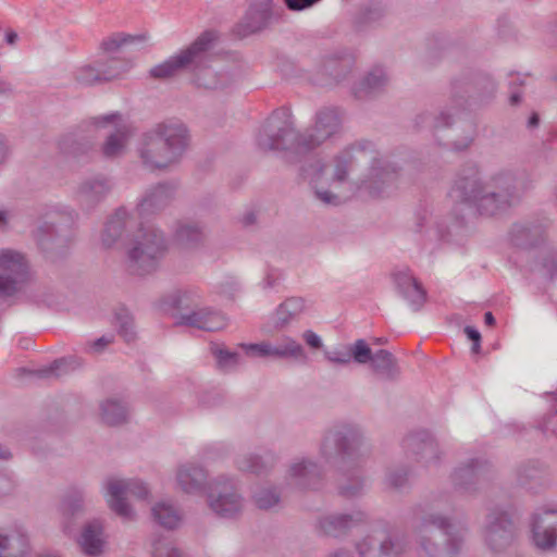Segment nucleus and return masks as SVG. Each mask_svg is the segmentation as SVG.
I'll use <instances>...</instances> for the list:
<instances>
[{"label": "nucleus", "mask_w": 557, "mask_h": 557, "mask_svg": "<svg viewBox=\"0 0 557 557\" xmlns=\"http://www.w3.org/2000/svg\"><path fill=\"white\" fill-rule=\"evenodd\" d=\"M176 479L182 491L198 494L205 490L207 473L201 467L185 465L178 469Z\"/></svg>", "instance_id": "obj_33"}, {"label": "nucleus", "mask_w": 557, "mask_h": 557, "mask_svg": "<svg viewBox=\"0 0 557 557\" xmlns=\"http://www.w3.org/2000/svg\"><path fill=\"white\" fill-rule=\"evenodd\" d=\"M113 339H114L113 335H103L92 343V348L96 351H101L106 346L113 343Z\"/></svg>", "instance_id": "obj_64"}, {"label": "nucleus", "mask_w": 557, "mask_h": 557, "mask_svg": "<svg viewBox=\"0 0 557 557\" xmlns=\"http://www.w3.org/2000/svg\"><path fill=\"white\" fill-rule=\"evenodd\" d=\"M213 355L216 358L218 364L221 369H226L232 366H236L239 360V355L234 351H228L222 348H215Z\"/></svg>", "instance_id": "obj_57"}, {"label": "nucleus", "mask_w": 557, "mask_h": 557, "mask_svg": "<svg viewBox=\"0 0 557 557\" xmlns=\"http://www.w3.org/2000/svg\"><path fill=\"white\" fill-rule=\"evenodd\" d=\"M386 84L385 71L381 66H374L352 87V94L357 99H367L381 91Z\"/></svg>", "instance_id": "obj_32"}, {"label": "nucleus", "mask_w": 557, "mask_h": 557, "mask_svg": "<svg viewBox=\"0 0 557 557\" xmlns=\"http://www.w3.org/2000/svg\"><path fill=\"white\" fill-rule=\"evenodd\" d=\"M153 557H183L181 552L176 549L172 543L164 537H158L152 542Z\"/></svg>", "instance_id": "obj_53"}, {"label": "nucleus", "mask_w": 557, "mask_h": 557, "mask_svg": "<svg viewBox=\"0 0 557 557\" xmlns=\"http://www.w3.org/2000/svg\"><path fill=\"white\" fill-rule=\"evenodd\" d=\"M532 541L542 550L557 548V510L535 512L531 522Z\"/></svg>", "instance_id": "obj_22"}, {"label": "nucleus", "mask_w": 557, "mask_h": 557, "mask_svg": "<svg viewBox=\"0 0 557 557\" xmlns=\"http://www.w3.org/2000/svg\"><path fill=\"white\" fill-rule=\"evenodd\" d=\"M320 0H284L286 8L290 11H302L313 7Z\"/></svg>", "instance_id": "obj_62"}, {"label": "nucleus", "mask_w": 557, "mask_h": 557, "mask_svg": "<svg viewBox=\"0 0 557 557\" xmlns=\"http://www.w3.org/2000/svg\"><path fill=\"white\" fill-rule=\"evenodd\" d=\"M109 507L123 520L131 521L135 512L125 499L126 495L138 499H146L149 496V490L146 484L139 480H110L107 484Z\"/></svg>", "instance_id": "obj_14"}, {"label": "nucleus", "mask_w": 557, "mask_h": 557, "mask_svg": "<svg viewBox=\"0 0 557 557\" xmlns=\"http://www.w3.org/2000/svg\"><path fill=\"white\" fill-rule=\"evenodd\" d=\"M131 225L132 222L127 211L124 208L116 209L104 224L101 234L102 245L110 248L119 242H124Z\"/></svg>", "instance_id": "obj_29"}, {"label": "nucleus", "mask_w": 557, "mask_h": 557, "mask_svg": "<svg viewBox=\"0 0 557 557\" xmlns=\"http://www.w3.org/2000/svg\"><path fill=\"white\" fill-rule=\"evenodd\" d=\"M175 187L170 183H159L150 188L137 205V212L140 216L154 213L166 207L173 196Z\"/></svg>", "instance_id": "obj_27"}, {"label": "nucleus", "mask_w": 557, "mask_h": 557, "mask_svg": "<svg viewBox=\"0 0 557 557\" xmlns=\"http://www.w3.org/2000/svg\"><path fill=\"white\" fill-rule=\"evenodd\" d=\"M384 15V8L380 2H373L364 8L361 12L357 24L358 26H362L364 24H370L377 22Z\"/></svg>", "instance_id": "obj_55"}, {"label": "nucleus", "mask_w": 557, "mask_h": 557, "mask_svg": "<svg viewBox=\"0 0 557 557\" xmlns=\"http://www.w3.org/2000/svg\"><path fill=\"white\" fill-rule=\"evenodd\" d=\"M176 240L184 247L198 245L202 238V230L195 224H181L175 231Z\"/></svg>", "instance_id": "obj_43"}, {"label": "nucleus", "mask_w": 557, "mask_h": 557, "mask_svg": "<svg viewBox=\"0 0 557 557\" xmlns=\"http://www.w3.org/2000/svg\"><path fill=\"white\" fill-rule=\"evenodd\" d=\"M194 297L198 296L191 292L177 290L163 297L159 301V307L163 311L191 309L190 312L178 315L176 325L196 327L207 332H216L226 326V319L221 311L210 307L193 309L196 306Z\"/></svg>", "instance_id": "obj_9"}, {"label": "nucleus", "mask_w": 557, "mask_h": 557, "mask_svg": "<svg viewBox=\"0 0 557 557\" xmlns=\"http://www.w3.org/2000/svg\"><path fill=\"white\" fill-rule=\"evenodd\" d=\"M216 39V32H203L186 49L152 66L149 75L154 79H169L177 76L183 70H190V66L199 67L206 62L207 51Z\"/></svg>", "instance_id": "obj_10"}, {"label": "nucleus", "mask_w": 557, "mask_h": 557, "mask_svg": "<svg viewBox=\"0 0 557 557\" xmlns=\"http://www.w3.org/2000/svg\"><path fill=\"white\" fill-rule=\"evenodd\" d=\"M111 190L109 180L103 175L86 178L77 189V198L82 206L92 208L102 201Z\"/></svg>", "instance_id": "obj_28"}, {"label": "nucleus", "mask_w": 557, "mask_h": 557, "mask_svg": "<svg viewBox=\"0 0 557 557\" xmlns=\"http://www.w3.org/2000/svg\"><path fill=\"white\" fill-rule=\"evenodd\" d=\"M306 305L301 297H289L283 301L273 314L274 329H283L296 320L304 311Z\"/></svg>", "instance_id": "obj_35"}, {"label": "nucleus", "mask_w": 557, "mask_h": 557, "mask_svg": "<svg viewBox=\"0 0 557 557\" xmlns=\"http://www.w3.org/2000/svg\"><path fill=\"white\" fill-rule=\"evenodd\" d=\"M127 138L128 134L125 127L116 129L115 133H112L110 136H108L106 143L102 146V153L107 158L119 156L123 151Z\"/></svg>", "instance_id": "obj_45"}, {"label": "nucleus", "mask_w": 557, "mask_h": 557, "mask_svg": "<svg viewBox=\"0 0 557 557\" xmlns=\"http://www.w3.org/2000/svg\"><path fill=\"white\" fill-rule=\"evenodd\" d=\"M304 339L312 348H320L322 346L320 336L312 331H306Z\"/></svg>", "instance_id": "obj_63"}, {"label": "nucleus", "mask_w": 557, "mask_h": 557, "mask_svg": "<svg viewBox=\"0 0 557 557\" xmlns=\"http://www.w3.org/2000/svg\"><path fill=\"white\" fill-rule=\"evenodd\" d=\"M100 409L102 421L108 425H119L127 420V408L116 399H107Z\"/></svg>", "instance_id": "obj_41"}, {"label": "nucleus", "mask_w": 557, "mask_h": 557, "mask_svg": "<svg viewBox=\"0 0 557 557\" xmlns=\"http://www.w3.org/2000/svg\"><path fill=\"white\" fill-rule=\"evenodd\" d=\"M547 227V223L540 220L516 222L508 232V240L513 248L530 251L545 243Z\"/></svg>", "instance_id": "obj_18"}, {"label": "nucleus", "mask_w": 557, "mask_h": 557, "mask_svg": "<svg viewBox=\"0 0 557 557\" xmlns=\"http://www.w3.org/2000/svg\"><path fill=\"white\" fill-rule=\"evenodd\" d=\"M98 67L101 81L104 83L123 77L133 67V62L111 58L106 63H98Z\"/></svg>", "instance_id": "obj_40"}, {"label": "nucleus", "mask_w": 557, "mask_h": 557, "mask_svg": "<svg viewBox=\"0 0 557 557\" xmlns=\"http://www.w3.org/2000/svg\"><path fill=\"white\" fill-rule=\"evenodd\" d=\"M522 173L503 168L482 178L478 163H465L455 174L448 197L482 216L507 212L520 200Z\"/></svg>", "instance_id": "obj_1"}, {"label": "nucleus", "mask_w": 557, "mask_h": 557, "mask_svg": "<svg viewBox=\"0 0 557 557\" xmlns=\"http://www.w3.org/2000/svg\"><path fill=\"white\" fill-rule=\"evenodd\" d=\"M209 62V50L207 51L206 62L199 67L195 69L190 66V70L195 73V84L198 87L206 89H220L226 86L225 76L214 72L208 66Z\"/></svg>", "instance_id": "obj_38"}, {"label": "nucleus", "mask_w": 557, "mask_h": 557, "mask_svg": "<svg viewBox=\"0 0 557 557\" xmlns=\"http://www.w3.org/2000/svg\"><path fill=\"white\" fill-rule=\"evenodd\" d=\"M188 146V131L177 122H161L145 132L137 145L138 157L150 171L180 162Z\"/></svg>", "instance_id": "obj_5"}, {"label": "nucleus", "mask_w": 557, "mask_h": 557, "mask_svg": "<svg viewBox=\"0 0 557 557\" xmlns=\"http://www.w3.org/2000/svg\"><path fill=\"white\" fill-rule=\"evenodd\" d=\"M321 468L309 459L293 462L288 469V480L300 490L318 488L321 481Z\"/></svg>", "instance_id": "obj_25"}, {"label": "nucleus", "mask_w": 557, "mask_h": 557, "mask_svg": "<svg viewBox=\"0 0 557 557\" xmlns=\"http://www.w3.org/2000/svg\"><path fill=\"white\" fill-rule=\"evenodd\" d=\"M403 448L408 457L425 467L437 465L442 455L438 443L426 430L408 434L403 440Z\"/></svg>", "instance_id": "obj_17"}, {"label": "nucleus", "mask_w": 557, "mask_h": 557, "mask_svg": "<svg viewBox=\"0 0 557 557\" xmlns=\"http://www.w3.org/2000/svg\"><path fill=\"white\" fill-rule=\"evenodd\" d=\"M143 39V36H132L124 33H117L103 39L101 42V48L107 52H114L122 47L131 45L135 41H141Z\"/></svg>", "instance_id": "obj_49"}, {"label": "nucleus", "mask_w": 557, "mask_h": 557, "mask_svg": "<svg viewBox=\"0 0 557 557\" xmlns=\"http://www.w3.org/2000/svg\"><path fill=\"white\" fill-rule=\"evenodd\" d=\"M151 511L153 520L169 530L175 529L182 519L178 511L172 505L164 502L156 504Z\"/></svg>", "instance_id": "obj_39"}, {"label": "nucleus", "mask_w": 557, "mask_h": 557, "mask_svg": "<svg viewBox=\"0 0 557 557\" xmlns=\"http://www.w3.org/2000/svg\"><path fill=\"white\" fill-rule=\"evenodd\" d=\"M523 83H524L523 79L519 75L511 76V79L509 82V90H510L509 102H510V104L517 106L518 103H520L521 92L518 89V87L522 86Z\"/></svg>", "instance_id": "obj_59"}, {"label": "nucleus", "mask_w": 557, "mask_h": 557, "mask_svg": "<svg viewBox=\"0 0 557 557\" xmlns=\"http://www.w3.org/2000/svg\"><path fill=\"white\" fill-rule=\"evenodd\" d=\"M465 333L467 337L472 342L471 350L473 354H479L481 349V334L480 332L470 325L465 327Z\"/></svg>", "instance_id": "obj_60"}, {"label": "nucleus", "mask_w": 557, "mask_h": 557, "mask_svg": "<svg viewBox=\"0 0 557 557\" xmlns=\"http://www.w3.org/2000/svg\"><path fill=\"white\" fill-rule=\"evenodd\" d=\"M240 347L245 350L247 356L250 357H302L304 349L296 341L288 338L285 344L273 346L270 343L259 344H242Z\"/></svg>", "instance_id": "obj_24"}, {"label": "nucleus", "mask_w": 557, "mask_h": 557, "mask_svg": "<svg viewBox=\"0 0 557 557\" xmlns=\"http://www.w3.org/2000/svg\"><path fill=\"white\" fill-rule=\"evenodd\" d=\"M343 112L337 107H323L317 111L313 125L298 133L292 121L288 108L272 112L257 136V145L262 151H286L295 159L318 148L342 131Z\"/></svg>", "instance_id": "obj_2"}, {"label": "nucleus", "mask_w": 557, "mask_h": 557, "mask_svg": "<svg viewBox=\"0 0 557 557\" xmlns=\"http://www.w3.org/2000/svg\"><path fill=\"white\" fill-rule=\"evenodd\" d=\"M371 368L381 377L394 381L399 374V368L397 366L396 358L394 355L386 350L380 349L374 352L371 359Z\"/></svg>", "instance_id": "obj_36"}, {"label": "nucleus", "mask_w": 557, "mask_h": 557, "mask_svg": "<svg viewBox=\"0 0 557 557\" xmlns=\"http://www.w3.org/2000/svg\"><path fill=\"white\" fill-rule=\"evenodd\" d=\"M25 540L23 537L11 539L0 534V557H22L25 554Z\"/></svg>", "instance_id": "obj_47"}, {"label": "nucleus", "mask_w": 557, "mask_h": 557, "mask_svg": "<svg viewBox=\"0 0 557 557\" xmlns=\"http://www.w3.org/2000/svg\"><path fill=\"white\" fill-rule=\"evenodd\" d=\"M451 117L453 115L446 111H441L436 115L424 112L416 117L414 123L419 129L430 128L433 132H437L441 128L448 127L451 124Z\"/></svg>", "instance_id": "obj_42"}, {"label": "nucleus", "mask_w": 557, "mask_h": 557, "mask_svg": "<svg viewBox=\"0 0 557 557\" xmlns=\"http://www.w3.org/2000/svg\"><path fill=\"white\" fill-rule=\"evenodd\" d=\"M78 543L85 555L90 557L100 555L106 544L102 522L99 519L88 522L82 531Z\"/></svg>", "instance_id": "obj_31"}, {"label": "nucleus", "mask_w": 557, "mask_h": 557, "mask_svg": "<svg viewBox=\"0 0 557 557\" xmlns=\"http://www.w3.org/2000/svg\"><path fill=\"white\" fill-rule=\"evenodd\" d=\"M26 262L20 252L4 249L0 251V297L11 296L17 284L26 275Z\"/></svg>", "instance_id": "obj_19"}, {"label": "nucleus", "mask_w": 557, "mask_h": 557, "mask_svg": "<svg viewBox=\"0 0 557 557\" xmlns=\"http://www.w3.org/2000/svg\"><path fill=\"white\" fill-rule=\"evenodd\" d=\"M115 326L117 327L119 334L126 343H131L135 339L134 322L128 310L123 308L115 312Z\"/></svg>", "instance_id": "obj_48"}, {"label": "nucleus", "mask_w": 557, "mask_h": 557, "mask_svg": "<svg viewBox=\"0 0 557 557\" xmlns=\"http://www.w3.org/2000/svg\"><path fill=\"white\" fill-rule=\"evenodd\" d=\"M74 363V358H61L54 360L49 367L38 370L36 374L39 377L60 376L65 370L73 368Z\"/></svg>", "instance_id": "obj_51"}, {"label": "nucleus", "mask_w": 557, "mask_h": 557, "mask_svg": "<svg viewBox=\"0 0 557 557\" xmlns=\"http://www.w3.org/2000/svg\"><path fill=\"white\" fill-rule=\"evenodd\" d=\"M273 0H252L243 17L233 27L238 38L258 34L268 28L274 17Z\"/></svg>", "instance_id": "obj_16"}, {"label": "nucleus", "mask_w": 557, "mask_h": 557, "mask_svg": "<svg viewBox=\"0 0 557 557\" xmlns=\"http://www.w3.org/2000/svg\"><path fill=\"white\" fill-rule=\"evenodd\" d=\"M354 64L355 60L350 54L329 57L320 69L321 76L314 78V84L327 86L339 83L351 72Z\"/></svg>", "instance_id": "obj_23"}, {"label": "nucleus", "mask_w": 557, "mask_h": 557, "mask_svg": "<svg viewBox=\"0 0 557 557\" xmlns=\"http://www.w3.org/2000/svg\"><path fill=\"white\" fill-rule=\"evenodd\" d=\"M194 297L198 296L191 292L177 290L163 297L159 301V307L163 311L191 309L190 312L178 315L176 325L196 327L207 332H216L226 326V319L221 311L210 307L193 309L196 306Z\"/></svg>", "instance_id": "obj_8"}, {"label": "nucleus", "mask_w": 557, "mask_h": 557, "mask_svg": "<svg viewBox=\"0 0 557 557\" xmlns=\"http://www.w3.org/2000/svg\"><path fill=\"white\" fill-rule=\"evenodd\" d=\"M73 222L70 216L58 214L41 223L35 232L39 248L46 253L63 251L73 239Z\"/></svg>", "instance_id": "obj_13"}, {"label": "nucleus", "mask_w": 557, "mask_h": 557, "mask_svg": "<svg viewBox=\"0 0 557 557\" xmlns=\"http://www.w3.org/2000/svg\"><path fill=\"white\" fill-rule=\"evenodd\" d=\"M536 271L545 278L554 280L557 276V250H545L536 262Z\"/></svg>", "instance_id": "obj_46"}, {"label": "nucleus", "mask_w": 557, "mask_h": 557, "mask_svg": "<svg viewBox=\"0 0 557 557\" xmlns=\"http://www.w3.org/2000/svg\"><path fill=\"white\" fill-rule=\"evenodd\" d=\"M325 356L330 362L337 363V364H347L351 360V355L349 354V350H347V351H341V350L330 351V352H326Z\"/></svg>", "instance_id": "obj_61"}, {"label": "nucleus", "mask_w": 557, "mask_h": 557, "mask_svg": "<svg viewBox=\"0 0 557 557\" xmlns=\"http://www.w3.org/2000/svg\"><path fill=\"white\" fill-rule=\"evenodd\" d=\"M255 503L260 509H269L280 502L278 494L271 488H264L257 492L253 496Z\"/></svg>", "instance_id": "obj_56"}, {"label": "nucleus", "mask_w": 557, "mask_h": 557, "mask_svg": "<svg viewBox=\"0 0 557 557\" xmlns=\"http://www.w3.org/2000/svg\"><path fill=\"white\" fill-rule=\"evenodd\" d=\"M361 162H369V174L361 180L358 189L370 197H381L387 193L398 177L397 168L380 157L375 145L370 140H358L342 150L334 158V172L331 181L343 183L348 173Z\"/></svg>", "instance_id": "obj_4"}, {"label": "nucleus", "mask_w": 557, "mask_h": 557, "mask_svg": "<svg viewBox=\"0 0 557 557\" xmlns=\"http://www.w3.org/2000/svg\"><path fill=\"white\" fill-rule=\"evenodd\" d=\"M491 465L482 458H472L457 467L451 473L455 490L461 493H473L486 479Z\"/></svg>", "instance_id": "obj_20"}, {"label": "nucleus", "mask_w": 557, "mask_h": 557, "mask_svg": "<svg viewBox=\"0 0 557 557\" xmlns=\"http://www.w3.org/2000/svg\"><path fill=\"white\" fill-rule=\"evenodd\" d=\"M74 79L82 86H91L102 83L99 67L94 65H83L74 72Z\"/></svg>", "instance_id": "obj_50"}, {"label": "nucleus", "mask_w": 557, "mask_h": 557, "mask_svg": "<svg viewBox=\"0 0 557 557\" xmlns=\"http://www.w3.org/2000/svg\"><path fill=\"white\" fill-rule=\"evenodd\" d=\"M208 503L212 511L221 518H235L243 509V497L233 482L224 476L210 484Z\"/></svg>", "instance_id": "obj_15"}, {"label": "nucleus", "mask_w": 557, "mask_h": 557, "mask_svg": "<svg viewBox=\"0 0 557 557\" xmlns=\"http://www.w3.org/2000/svg\"><path fill=\"white\" fill-rule=\"evenodd\" d=\"M408 542L397 530L381 529L364 536L356 548L360 557H401Z\"/></svg>", "instance_id": "obj_12"}, {"label": "nucleus", "mask_w": 557, "mask_h": 557, "mask_svg": "<svg viewBox=\"0 0 557 557\" xmlns=\"http://www.w3.org/2000/svg\"><path fill=\"white\" fill-rule=\"evenodd\" d=\"M367 516L362 511L352 513L330 515L319 521V527L324 535L338 537L346 534L350 529L366 522Z\"/></svg>", "instance_id": "obj_26"}, {"label": "nucleus", "mask_w": 557, "mask_h": 557, "mask_svg": "<svg viewBox=\"0 0 557 557\" xmlns=\"http://www.w3.org/2000/svg\"><path fill=\"white\" fill-rule=\"evenodd\" d=\"M517 531L511 515L494 507L486 515L483 539L493 554H499L509 548L516 540Z\"/></svg>", "instance_id": "obj_11"}, {"label": "nucleus", "mask_w": 557, "mask_h": 557, "mask_svg": "<svg viewBox=\"0 0 557 557\" xmlns=\"http://www.w3.org/2000/svg\"><path fill=\"white\" fill-rule=\"evenodd\" d=\"M166 250L163 233L152 226H140L127 249V268L131 273L146 275L159 265Z\"/></svg>", "instance_id": "obj_7"}, {"label": "nucleus", "mask_w": 557, "mask_h": 557, "mask_svg": "<svg viewBox=\"0 0 557 557\" xmlns=\"http://www.w3.org/2000/svg\"><path fill=\"white\" fill-rule=\"evenodd\" d=\"M58 145L62 153L78 157L92 148L94 136L75 129L63 135Z\"/></svg>", "instance_id": "obj_34"}, {"label": "nucleus", "mask_w": 557, "mask_h": 557, "mask_svg": "<svg viewBox=\"0 0 557 557\" xmlns=\"http://www.w3.org/2000/svg\"><path fill=\"white\" fill-rule=\"evenodd\" d=\"M84 496L78 488H70L64 495L60 510L64 517H73L83 510Z\"/></svg>", "instance_id": "obj_44"}, {"label": "nucleus", "mask_w": 557, "mask_h": 557, "mask_svg": "<svg viewBox=\"0 0 557 557\" xmlns=\"http://www.w3.org/2000/svg\"><path fill=\"white\" fill-rule=\"evenodd\" d=\"M320 455L350 482L339 486V494L345 497L357 496L363 487L360 469L369 455L359 429L341 425L329 430L321 443Z\"/></svg>", "instance_id": "obj_3"}, {"label": "nucleus", "mask_w": 557, "mask_h": 557, "mask_svg": "<svg viewBox=\"0 0 557 557\" xmlns=\"http://www.w3.org/2000/svg\"><path fill=\"white\" fill-rule=\"evenodd\" d=\"M418 523L416 534L419 541L418 557H437L438 547L431 542L434 531L445 535V548L448 555H456L461 550L467 527L461 522H454L444 515L440 502L419 505L414 510Z\"/></svg>", "instance_id": "obj_6"}, {"label": "nucleus", "mask_w": 557, "mask_h": 557, "mask_svg": "<svg viewBox=\"0 0 557 557\" xmlns=\"http://www.w3.org/2000/svg\"><path fill=\"white\" fill-rule=\"evenodd\" d=\"M275 457L272 453H265L264 456L247 454L236 460L238 470L253 474L268 472L274 465Z\"/></svg>", "instance_id": "obj_37"}, {"label": "nucleus", "mask_w": 557, "mask_h": 557, "mask_svg": "<svg viewBox=\"0 0 557 557\" xmlns=\"http://www.w3.org/2000/svg\"><path fill=\"white\" fill-rule=\"evenodd\" d=\"M348 350L351 359L361 364L370 362L374 355L364 339H357Z\"/></svg>", "instance_id": "obj_54"}, {"label": "nucleus", "mask_w": 557, "mask_h": 557, "mask_svg": "<svg viewBox=\"0 0 557 557\" xmlns=\"http://www.w3.org/2000/svg\"><path fill=\"white\" fill-rule=\"evenodd\" d=\"M325 172L326 165L315 157H310L300 168V176L313 187L317 199L325 205L337 206L341 203L339 197L326 188L330 180L325 177Z\"/></svg>", "instance_id": "obj_21"}, {"label": "nucleus", "mask_w": 557, "mask_h": 557, "mask_svg": "<svg viewBox=\"0 0 557 557\" xmlns=\"http://www.w3.org/2000/svg\"><path fill=\"white\" fill-rule=\"evenodd\" d=\"M396 286L409 284V288L405 290V299L409 302L413 311H419L426 301V290L422 284L413 276L409 269L397 271L393 274Z\"/></svg>", "instance_id": "obj_30"}, {"label": "nucleus", "mask_w": 557, "mask_h": 557, "mask_svg": "<svg viewBox=\"0 0 557 557\" xmlns=\"http://www.w3.org/2000/svg\"><path fill=\"white\" fill-rule=\"evenodd\" d=\"M408 473L405 470L391 471L386 475V483L389 487L401 488L407 484Z\"/></svg>", "instance_id": "obj_58"}, {"label": "nucleus", "mask_w": 557, "mask_h": 557, "mask_svg": "<svg viewBox=\"0 0 557 557\" xmlns=\"http://www.w3.org/2000/svg\"><path fill=\"white\" fill-rule=\"evenodd\" d=\"M543 478V470L534 461L529 462L518 469V481L522 485H529L532 482L540 481Z\"/></svg>", "instance_id": "obj_52"}]
</instances>
